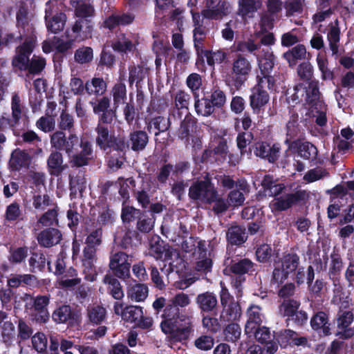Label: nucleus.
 Returning <instances> with one entry per match:
<instances>
[{"label":"nucleus","instance_id":"61","mask_svg":"<svg viewBox=\"0 0 354 354\" xmlns=\"http://www.w3.org/2000/svg\"><path fill=\"white\" fill-rule=\"evenodd\" d=\"M250 337L254 336L256 339L261 343L263 344L264 342H268L272 339V335L270 332V330L266 327H259L257 326L255 329L254 333H251L250 335H248Z\"/></svg>","mask_w":354,"mask_h":354},{"label":"nucleus","instance_id":"20","mask_svg":"<svg viewBox=\"0 0 354 354\" xmlns=\"http://www.w3.org/2000/svg\"><path fill=\"white\" fill-rule=\"evenodd\" d=\"M196 302L198 308L203 312L213 311L218 304L216 296L211 292H205L198 295Z\"/></svg>","mask_w":354,"mask_h":354},{"label":"nucleus","instance_id":"53","mask_svg":"<svg viewBox=\"0 0 354 354\" xmlns=\"http://www.w3.org/2000/svg\"><path fill=\"white\" fill-rule=\"evenodd\" d=\"M253 266V263L250 259H244L234 263L231 267V270L235 274H244L252 271Z\"/></svg>","mask_w":354,"mask_h":354},{"label":"nucleus","instance_id":"27","mask_svg":"<svg viewBox=\"0 0 354 354\" xmlns=\"http://www.w3.org/2000/svg\"><path fill=\"white\" fill-rule=\"evenodd\" d=\"M57 223V207H55L43 214L34 225V230H40L43 227H48Z\"/></svg>","mask_w":354,"mask_h":354},{"label":"nucleus","instance_id":"3","mask_svg":"<svg viewBox=\"0 0 354 354\" xmlns=\"http://www.w3.org/2000/svg\"><path fill=\"white\" fill-rule=\"evenodd\" d=\"M292 102L305 101L301 115L306 116L305 120L315 118L317 125L323 127L326 124V108L324 102L319 100L318 82L310 80L308 86L301 84L297 85L292 95Z\"/></svg>","mask_w":354,"mask_h":354},{"label":"nucleus","instance_id":"57","mask_svg":"<svg viewBox=\"0 0 354 354\" xmlns=\"http://www.w3.org/2000/svg\"><path fill=\"white\" fill-rule=\"evenodd\" d=\"M75 59L80 64L88 63L93 59V50L90 47H82L75 51Z\"/></svg>","mask_w":354,"mask_h":354},{"label":"nucleus","instance_id":"7","mask_svg":"<svg viewBox=\"0 0 354 354\" xmlns=\"http://www.w3.org/2000/svg\"><path fill=\"white\" fill-rule=\"evenodd\" d=\"M57 3V0H49L46 3L45 10L46 27L49 31L55 34L64 29L66 21L65 14L59 12L54 15L59 10Z\"/></svg>","mask_w":354,"mask_h":354},{"label":"nucleus","instance_id":"12","mask_svg":"<svg viewBox=\"0 0 354 354\" xmlns=\"http://www.w3.org/2000/svg\"><path fill=\"white\" fill-rule=\"evenodd\" d=\"M32 301V308L35 312V317L37 322L45 323L49 318V313L47 306L50 298L47 295H38L35 297H30Z\"/></svg>","mask_w":354,"mask_h":354},{"label":"nucleus","instance_id":"18","mask_svg":"<svg viewBox=\"0 0 354 354\" xmlns=\"http://www.w3.org/2000/svg\"><path fill=\"white\" fill-rule=\"evenodd\" d=\"M194 48L197 55L196 65L203 64V54L207 50L204 49V40L205 39V31L203 27L194 28L193 31Z\"/></svg>","mask_w":354,"mask_h":354},{"label":"nucleus","instance_id":"47","mask_svg":"<svg viewBox=\"0 0 354 354\" xmlns=\"http://www.w3.org/2000/svg\"><path fill=\"white\" fill-rule=\"evenodd\" d=\"M170 126V122L168 118L158 116L153 118L148 125L149 131H151L153 127L158 131L155 132V136H158L160 132L167 131Z\"/></svg>","mask_w":354,"mask_h":354},{"label":"nucleus","instance_id":"26","mask_svg":"<svg viewBox=\"0 0 354 354\" xmlns=\"http://www.w3.org/2000/svg\"><path fill=\"white\" fill-rule=\"evenodd\" d=\"M310 325L315 330H322L324 335L330 334V326L328 324V318L324 312H319L315 314L310 320Z\"/></svg>","mask_w":354,"mask_h":354},{"label":"nucleus","instance_id":"44","mask_svg":"<svg viewBox=\"0 0 354 354\" xmlns=\"http://www.w3.org/2000/svg\"><path fill=\"white\" fill-rule=\"evenodd\" d=\"M114 107L116 109L120 104L124 103L127 98L126 86L123 83L116 84L111 90Z\"/></svg>","mask_w":354,"mask_h":354},{"label":"nucleus","instance_id":"41","mask_svg":"<svg viewBox=\"0 0 354 354\" xmlns=\"http://www.w3.org/2000/svg\"><path fill=\"white\" fill-rule=\"evenodd\" d=\"M317 149L315 145L308 142H304L298 147V155L306 160H313L317 156Z\"/></svg>","mask_w":354,"mask_h":354},{"label":"nucleus","instance_id":"1","mask_svg":"<svg viewBox=\"0 0 354 354\" xmlns=\"http://www.w3.org/2000/svg\"><path fill=\"white\" fill-rule=\"evenodd\" d=\"M163 310L160 324L162 331L167 335L171 343L187 340L194 332V318L191 315H180L178 308H185L191 303L189 297L183 292L176 294Z\"/></svg>","mask_w":354,"mask_h":354},{"label":"nucleus","instance_id":"11","mask_svg":"<svg viewBox=\"0 0 354 354\" xmlns=\"http://www.w3.org/2000/svg\"><path fill=\"white\" fill-rule=\"evenodd\" d=\"M96 248L85 247L83 251L82 266L85 279L93 281L96 279L94 264L96 262Z\"/></svg>","mask_w":354,"mask_h":354},{"label":"nucleus","instance_id":"60","mask_svg":"<svg viewBox=\"0 0 354 354\" xmlns=\"http://www.w3.org/2000/svg\"><path fill=\"white\" fill-rule=\"evenodd\" d=\"M354 321V314L351 310H340L337 315L336 326H351Z\"/></svg>","mask_w":354,"mask_h":354},{"label":"nucleus","instance_id":"43","mask_svg":"<svg viewBox=\"0 0 354 354\" xmlns=\"http://www.w3.org/2000/svg\"><path fill=\"white\" fill-rule=\"evenodd\" d=\"M194 108L198 115L205 117L210 115L214 111V106L207 97L201 100L196 99Z\"/></svg>","mask_w":354,"mask_h":354},{"label":"nucleus","instance_id":"40","mask_svg":"<svg viewBox=\"0 0 354 354\" xmlns=\"http://www.w3.org/2000/svg\"><path fill=\"white\" fill-rule=\"evenodd\" d=\"M106 310L102 306L93 305L88 307L87 315L89 320L93 324H100L106 318Z\"/></svg>","mask_w":354,"mask_h":354},{"label":"nucleus","instance_id":"39","mask_svg":"<svg viewBox=\"0 0 354 354\" xmlns=\"http://www.w3.org/2000/svg\"><path fill=\"white\" fill-rule=\"evenodd\" d=\"M339 29L338 28V21H335V24L332 25L330 30L328 32L327 38L329 42L330 49L333 55H336L338 53L339 41Z\"/></svg>","mask_w":354,"mask_h":354},{"label":"nucleus","instance_id":"30","mask_svg":"<svg viewBox=\"0 0 354 354\" xmlns=\"http://www.w3.org/2000/svg\"><path fill=\"white\" fill-rule=\"evenodd\" d=\"M106 83L101 77H93L85 84V89L89 95H102L106 91Z\"/></svg>","mask_w":354,"mask_h":354},{"label":"nucleus","instance_id":"19","mask_svg":"<svg viewBox=\"0 0 354 354\" xmlns=\"http://www.w3.org/2000/svg\"><path fill=\"white\" fill-rule=\"evenodd\" d=\"M30 162L31 158L26 151L16 149L11 154L10 166L12 169L18 171L28 167Z\"/></svg>","mask_w":354,"mask_h":354},{"label":"nucleus","instance_id":"36","mask_svg":"<svg viewBox=\"0 0 354 354\" xmlns=\"http://www.w3.org/2000/svg\"><path fill=\"white\" fill-rule=\"evenodd\" d=\"M81 282V279L77 277V271L70 268L65 274H63L59 281V284L63 288H73Z\"/></svg>","mask_w":354,"mask_h":354},{"label":"nucleus","instance_id":"55","mask_svg":"<svg viewBox=\"0 0 354 354\" xmlns=\"http://www.w3.org/2000/svg\"><path fill=\"white\" fill-rule=\"evenodd\" d=\"M46 66L44 58L34 55L28 62L27 70L30 73L37 74L41 72Z\"/></svg>","mask_w":354,"mask_h":354},{"label":"nucleus","instance_id":"25","mask_svg":"<svg viewBox=\"0 0 354 354\" xmlns=\"http://www.w3.org/2000/svg\"><path fill=\"white\" fill-rule=\"evenodd\" d=\"M306 48L302 44H298L283 54L290 66H295L298 60L306 59Z\"/></svg>","mask_w":354,"mask_h":354},{"label":"nucleus","instance_id":"45","mask_svg":"<svg viewBox=\"0 0 354 354\" xmlns=\"http://www.w3.org/2000/svg\"><path fill=\"white\" fill-rule=\"evenodd\" d=\"M72 32L73 35H71V36L80 35L82 37H85L86 39L89 37V35L91 32V27L86 19H80L73 25Z\"/></svg>","mask_w":354,"mask_h":354},{"label":"nucleus","instance_id":"4","mask_svg":"<svg viewBox=\"0 0 354 354\" xmlns=\"http://www.w3.org/2000/svg\"><path fill=\"white\" fill-rule=\"evenodd\" d=\"M97 136L96 144L104 151L113 149V151H124L128 148L124 138H117L110 133L109 129L102 124H98L95 128Z\"/></svg>","mask_w":354,"mask_h":354},{"label":"nucleus","instance_id":"46","mask_svg":"<svg viewBox=\"0 0 354 354\" xmlns=\"http://www.w3.org/2000/svg\"><path fill=\"white\" fill-rule=\"evenodd\" d=\"M299 262V257L295 254L286 255L281 263V268L288 274L296 270Z\"/></svg>","mask_w":354,"mask_h":354},{"label":"nucleus","instance_id":"2","mask_svg":"<svg viewBox=\"0 0 354 354\" xmlns=\"http://www.w3.org/2000/svg\"><path fill=\"white\" fill-rule=\"evenodd\" d=\"M50 145L56 151H64L73 166L86 165L92 158L91 144L84 140L80 142L77 136L75 133H71L66 136L64 132L57 131L50 136Z\"/></svg>","mask_w":354,"mask_h":354},{"label":"nucleus","instance_id":"9","mask_svg":"<svg viewBox=\"0 0 354 354\" xmlns=\"http://www.w3.org/2000/svg\"><path fill=\"white\" fill-rule=\"evenodd\" d=\"M231 12L230 4L225 0H207L202 15L208 19H218Z\"/></svg>","mask_w":354,"mask_h":354},{"label":"nucleus","instance_id":"33","mask_svg":"<svg viewBox=\"0 0 354 354\" xmlns=\"http://www.w3.org/2000/svg\"><path fill=\"white\" fill-rule=\"evenodd\" d=\"M182 249L186 252L202 254L205 252V243L197 239L189 237L183 242Z\"/></svg>","mask_w":354,"mask_h":354},{"label":"nucleus","instance_id":"8","mask_svg":"<svg viewBox=\"0 0 354 354\" xmlns=\"http://www.w3.org/2000/svg\"><path fill=\"white\" fill-rule=\"evenodd\" d=\"M129 257L123 252H118L110 257L109 268L120 279H126L130 277L131 263Z\"/></svg>","mask_w":354,"mask_h":354},{"label":"nucleus","instance_id":"5","mask_svg":"<svg viewBox=\"0 0 354 354\" xmlns=\"http://www.w3.org/2000/svg\"><path fill=\"white\" fill-rule=\"evenodd\" d=\"M36 38L30 37L17 46L15 50V55L12 58V65L15 71H25L28 66L30 56L36 46Z\"/></svg>","mask_w":354,"mask_h":354},{"label":"nucleus","instance_id":"10","mask_svg":"<svg viewBox=\"0 0 354 354\" xmlns=\"http://www.w3.org/2000/svg\"><path fill=\"white\" fill-rule=\"evenodd\" d=\"M53 319L57 324H67L70 326L77 325L81 322V313L73 310L68 305H64L56 309L52 315Z\"/></svg>","mask_w":354,"mask_h":354},{"label":"nucleus","instance_id":"15","mask_svg":"<svg viewBox=\"0 0 354 354\" xmlns=\"http://www.w3.org/2000/svg\"><path fill=\"white\" fill-rule=\"evenodd\" d=\"M37 239L40 245L50 248L60 242L62 234L57 229L48 228L39 233Z\"/></svg>","mask_w":354,"mask_h":354},{"label":"nucleus","instance_id":"63","mask_svg":"<svg viewBox=\"0 0 354 354\" xmlns=\"http://www.w3.org/2000/svg\"><path fill=\"white\" fill-rule=\"evenodd\" d=\"M32 344L37 352L42 353L46 350L47 338L44 333H38L32 336Z\"/></svg>","mask_w":354,"mask_h":354},{"label":"nucleus","instance_id":"64","mask_svg":"<svg viewBox=\"0 0 354 354\" xmlns=\"http://www.w3.org/2000/svg\"><path fill=\"white\" fill-rule=\"evenodd\" d=\"M335 335L343 340L352 338L354 336V326H336Z\"/></svg>","mask_w":354,"mask_h":354},{"label":"nucleus","instance_id":"22","mask_svg":"<svg viewBox=\"0 0 354 354\" xmlns=\"http://www.w3.org/2000/svg\"><path fill=\"white\" fill-rule=\"evenodd\" d=\"M222 306L221 320L224 322L235 321L241 317V310L238 302L234 301H230L222 305Z\"/></svg>","mask_w":354,"mask_h":354},{"label":"nucleus","instance_id":"32","mask_svg":"<svg viewBox=\"0 0 354 354\" xmlns=\"http://www.w3.org/2000/svg\"><path fill=\"white\" fill-rule=\"evenodd\" d=\"M229 242L234 245H240L244 243L247 239L245 228L241 226H232L227 233Z\"/></svg>","mask_w":354,"mask_h":354},{"label":"nucleus","instance_id":"6","mask_svg":"<svg viewBox=\"0 0 354 354\" xmlns=\"http://www.w3.org/2000/svg\"><path fill=\"white\" fill-rule=\"evenodd\" d=\"M189 196L204 203H211L216 198V191L208 178L194 183L189 189Z\"/></svg>","mask_w":354,"mask_h":354},{"label":"nucleus","instance_id":"62","mask_svg":"<svg viewBox=\"0 0 354 354\" xmlns=\"http://www.w3.org/2000/svg\"><path fill=\"white\" fill-rule=\"evenodd\" d=\"M21 214V210L19 203L14 202L7 206L5 218L8 221H14L18 219Z\"/></svg>","mask_w":354,"mask_h":354},{"label":"nucleus","instance_id":"16","mask_svg":"<svg viewBox=\"0 0 354 354\" xmlns=\"http://www.w3.org/2000/svg\"><path fill=\"white\" fill-rule=\"evenodd\" d=\"M47 167L50 175H60L66 169L62 153L58 151H52L47 159Z\"/></svg>","mask_w":354,"mask_h":354},{"label":"nucleus","instance_id":"24","mask_svg":"<svg viewBox=\"0 0 354 354\" xmlns=\"http://www.w3.org/2000/svg\"><path fill=\"white\" fill-rule=\"evenodd\" d=\"M149 289L143 283H135L130 286L127 290V297L132 301H143L148 296Z\"/></svg>","mask_w":354,"mask_h":354},{"label":"nucleus","instance_id":"35","mask_svg":"<svg viewBox=\"0 0 354 354\" xmlns=\"http://www.w3.org/2000/svg\"><path fill=\"white\" fill-rule=\"evenodd\" d=\"M103 281L109 285V290L112 297L117 299H121L124 297V292L119 281L110 274H106Z\"/></svg>","mask_w":354,"mask_h":354},{"label":"nucleus","instance_id":"50","mask_svg":"<svg viewBox=\"0 0 354 354\" xmlns=\"http://www.w3.org/2000/svg\"><path fill=\"white\" fill-rule=\"evenodd\" d=\"M328 174L326 169L322 167H316L310 169L304 176V180L308 183L315 182L328 176Z\"/></svg>","mask_w":354,"mask_h":354},{"label":"nucleus","instance_id":"52","mask_svg":"<svg viewBox=\"0 0 354 354\" xmlns=\"http://www.w3.org/2000/svg\"><path fill=\"white\" fill-rule=\"evenodd\" d=\"M86 186V181L82 175H77L70 180L71 191L73 194H77V193L82 194Z\"/></svg>","mask_w":354,"mask_h":354},{"label":"nucleus","instance_id":"34","mask_svg":"<svg viewBox=\"0 0 354 354\" xmlns=\"http://www.w3.org/2000/svg\"><path fill=\"white\" fill-rule=\"evenodd\" d=\"M135 44L136 40L131 35L122 34L118 36V39L113 44V48L119 52H127L133 50Z\"/></svg>","mask_w":354,"mask_h":354},{"label":"nucleus","instance_id":"51","mask_svg":"<svg viewBox=\"0 0 354 354\" xmlns=\"http://www.w3.org/2000/svg\"><path fill=\"white\" fill-rule=\"evenodd\" d=\"M46 261V259L42 253H32L28 260L30 270H41L45 267Z\"/></svg>","mask_w":354,"mask_h":354},{"label":"nucleus","instance_id":"14","mask_svg":"<svg viewBox=\"0 0 354 354\" xmlns=\"http://www.w3.org/2000/svg\"><path fill=\"white\" fill-rule=\"evenodd\" d=\"M248 321L245 327V332L247 335L254 333V329L259 326L263 319V315L259 306L252 305L247 310Z\"/></svg>","mask_w":354,"mask_h":354},{"label":"nucleus","instance_id":"23","mask_svg":"<svg viewBox=\"0 0 354 354\" xmlns=\"http://www.w3.org/2000/svg\"><path fill=\"white\" fill-rule=\"evenodd\" d=\"M299 198V193L287 194L279 198H274L270 203V206L273 210L283 211L289 208L292 204L296 203Z\"/></svg>","mask_w":354,"mask_h":354},{"label":"nucleus","instance_id":"29","mask_svg":"<svg viewBox=\"0 0 354 354\" xmlns=\"http://www.w3.org/2000/svg\"><path fill=\"white\" fill-rule=\"evenodd\" d=\"M11 122L15 124L19 123L25 112V106L21 102V97L17 93H14L11 99Z\"/></svg>","mask_w":354,"mask_h":354},{"label":"nucleus","instance_id":"42","mask_svg":"<svg viewBox=\"0 0 354 354\" xmlns=\"http://www.w3.org/2000/svg\"><path fill=\"white\" fill-rule=\"evenodd\" d=\"M67 37L68 40L67 41H64L57 37H54L55 50L61 53L64 52L72 46L74 41H80L85 39V37H82L80 35L71 36L70 32H67Z\"/></svg>","mask_w":354,"mask_h":354},{"label":"nucleus","instance_id":"28","mask_svg":"<svg viewBox=\"0 0 354 354\" xmlns=\"http://www.w3.org/2000/svg\"><path fill=\"white\" fill-rule=\"evenodd\" d=\"M32 205L35 210L42 212L53 205V200L46 192H35L32 198Z\"/></svg>","mask_w":354,"mask_h":354},{"label":"nucleus","instance_id":"31","mask_svg":"<svg viewBox=\"0 0 354 354\" xmlns=\"http://www.w3.org/2000/svg\"><path fill=\"white\" fill-rule=\"evenodd\" d=\"M129 140L132 150L142 151L147 145L149 138L146 132L143 131H136L130 134Z\"/></svg>","mask_w":354,"mask_h":354},{"label":"nucleus","instance_id":"54","mask_svg":"<svg viewBox=\"0 0 354 354\" xmlns=\"http://www.w3.org/2000/svg\"><path fill=\"white\" fill-rule=\"evenodd\" d=\"M36 126L46 133L52 131L55 127V118L48 115L42 116L37 121Z\"/></svg>","mask_w":354,"mask_h":354},{"label":"nucleus","instance_id":"58","mask_svg":"<svg viewBox=\"0 0 354 354\" xmlns=\"http://www.w3.org/2000/svg\"><path fill=\"white\" fill-rule=\"evenodd\" d=\"M28 249L26 247H19L12 249L10 252L9 261L14 263L22 262L28 256Z\"/></svg>","mask_w":354,"mask_h":354},{"label":"nucleus","instance_id":"48","mask_svg":"<svg viewBox=\"0 0 354 354\" xmlns=\"http://www.w3.org/2000/svg\"><path fill=\"white\" fill-rule=\"evenodd\" d=\"M317 64L319 70L322 73L323 80H332L333 77V72L328 68V59L322 53H318L316 57Z\"/></svg>","mask_w":354,"mask_h":354},{"label":"nucleus","instance_id":"38","mask_svg":"<svg viewBox=\"0 0 354 354\" xmlns=\"http://www.w3.org/2000/svg\"><path fill=\"white\" fill-rule=\"evenodd\" d=\"M142 308L138 306H129L125 307L123 320L127 322L133 323L135 325L141 318H142Z\"/></svg>","mask_w":354,"mask_h":354},{"label":"nucleus","instance_id":"13","mask_svg":"<svg viewBox=\"0 0 354 354\" xmlns=\"http://www.w3.org/2000/svg\"><path fill=\"white\" fill-rule=\"evenodd\" d=\"M251 70L250 62L241 55H239L232 63V71L236 80H245Z\"/></svg>","mask_w":354,"mask_h":354},{"label":"nucleus","instance_id":"56","mask_svg":"<svg viewBox=\"0 0 354 354\" xmlns=\"http://www.w3.org/2000/svg\"><path fill=\"white\" fill-rule=\"evenodd\" d=\"M200 260H198L195 266L197 272L206 274L211 271L212 262V260L206 257V249L202 254H198Z\"/></svg>","mask_w":354,"mask_h":354},{"label":"nucleus","instance_id":"49","mask_svg":"<svg viewBox=\"0 0 354 354\" xmlns=\"http://www.w3.org/2000/svg\"><path fill=\"white\" fill-rule=\"evenodd\" d=\"M205 57L209 66H212L215 64L222 63L227 57V53L221 50L212 52L206 50L203 54V58Z\"/></svg>","mask_w":354,"mask_h":354},{"label":"nucleus","instance_id":"17","mask_svg":"<svg viewBox=\"0 0 354 354\" xmlns=\"http://www.w3.org/2000/svg\"><path fill=\"white\" fill-rule=\"evenodd\" d=\"M261 6V0H239L238 14L243 19L252 18Z\"/></svg>","mask_w":354,"mask_h":354},{"label":"nucleus","instance_id":"37","mask_svg":"<svg viewBox=\"0 0 354 354\" xmlns=\"http://www.w3.org/2000/svg\"><path fill=\"white\" fill-rule=\"evenodd\" d=\"M299 306L300 303L296 300H284L279 307V312L283 317H294Z\"/></svg>","mask_w":354,"mask_h":354},{"label":"nucleus","instance_id":"21","mask_svg":"<svg viewBox=\"0 0 354 354\" xmlns=\"http://www.w3.org/2000/svg\"><path fill=\"white\" fill-rule=\"evenodd\" d=\"M269 95L265 90L260 88H254L252 94L250 95V106L254 113H257L268 102Z\"/></svg>","mask_w":354,"mask_h":354},{"label":"nucleus","instance_id":"59","mask_svg":"<svg viewBox=\"0 0 354 354\" xmlns=\"http://www.w3.org/2000/svg\"><path fill=\"white\" fill-rule=\"evenodd\" d=\"M224 333L227 341L235 342L240 337L241 329L239 324L232 323L225 328Z\"/></svg>","mask_w":354,"mask_h":354}]
</instances>
